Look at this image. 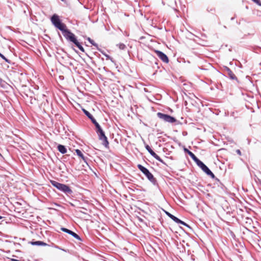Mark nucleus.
Wrapping results in <instances>:
<instances>
[{
  "instance_id": "nucleus-11",
  "label": "nucleus",
  "mask_w": 261,
  "mask_h": 261,
  "mask_svg": "<svg viewBox=\"0 0 261 261\" xmlns=\"http://www.w3.org/2000/svg\"><path fill=\"white\" fill-rule=\"evenodd\" d=\"M201 168L208 175L211 176L213 178H214L215 177L214 174L212 173V172L208 169V168L205 164L202 167H201Z\"/></svg>"
},
{
  "instance_id": "nucleus-5",
  "label": "nucleus",
  "mask_w": 261,
  "mask_h": 261,
  "mask_svg": "<svg viewBox=\"0 0 261 261\" xmlns=\"http://www.w3.org/2000/svg\"><path fill=\"white\" fill-rule=\"evenodd\" d=\"M62 32L64 36L73 43H74L77 40L75 35L67 29L66 28H65L64 30L62 31Z\"/></svg>"
},
{
  "instance_id": "nucleus-26",
  "label": "nucleus",
  "mask_w": 261,
  "mask_h": 261,
  "mask_svg": "<svg viewBox=\"0 0 261 261\" xmlns=\"http://www.w3.org/2000/svg\"><path fill=\"white\" fill-rule=\"evenodd\" d=\"M103 132V131L102 130V129H101V127L99 128V129H98L96 130V132H97V134L99 133H100L101 132Z\"/></svg>"
},
{
  "instance_id": "nucleus-6",
  "label": "nucleus",
  "mask_w": 261,
  "mask_h": 261,
  "mask_svg": "<svg viewBox=\"0 0 261 261\" xmlns=\"http://www.w3.org/2000/svg\"><path fill=\"white\" fill-rule=\"evenodd\" d=\"M145 148L147 150V151L149 152V153L156 160L159 161L161 163H163V161L161 159V158L157 155L150 147L148 145H145Z\"/></svg>"
},
{
  "instance_id": "nucleus-25",
  "label": "nucleus",
  "mask_w": 261,
  "mask_h": 261,
  "mask_svg": "<svg viewBox=\"0 0 261 261\" xmlns=\"http://www.w3.org/2000/svg\"><path fill=\"white\" fill-rule=\"evenodd\" d=\"M254 3H256L259 5H261V3L259 0H252Z\"/></svg>"
},
{
  "instance_id": "nucleus-22",
  "label": "nucleus",
  "mask_w": 261,
  "mask_h": 261,
  "mask_svg": "<svg viewBox=\"0 0 261 261\" xmlns=\"http://www.w3.org/2000/svg\"><path fill=\"white\" fill-rule=\"evenodd\" d=\"M0 57L3 59H4L6 62H8V63H9V60L5 58V57L2 55V54L0 53Z\"/></svg>"
},
{
  "instance_id": "nucleus-1",
  "label": "nucleus",
  "mask_w": 261,
  "mask_h": 261,
  "mask_svg": "<svg viewBox=\"0 0 261 261\" xmlns=\"http://www.w3.org/2000/svg\"><path fill=\"white\" fill-rule=\"evenodd\" d=\"M51 183L53 186L65 193L71 194L72 192L70 188L66 185L54 180L51 181Z\"/></svg>"
},
{
  "instance_id": "nucleus-13",
  "label": "nucleus",
  "mask_w": 261,
  "mask_h": 261,
  "mask_svg": "<svg viewBox=\"0 0 261 261\" xmlns=\"http://www.w3.org/2000/svg\"><path fill=\"white\" fill-rule=\"evenodd\" d=\"M83 111L85 115L91 120V121L93 122V120H96L92 116V115L87 111L86 110L83 109Z\"/></svg>"
},
{
  "instance_id": "nucleus-16",
  "label": "nucleus",
  "mask_w": 261,
  "mask_h": 261,
  "mask_svg": "<svg viewBox=\"0 0 261 261\" xmlns=\"http://www.w3.org/2000/svg\"><path fill=\"white\" fill-rule=\"evenodd\" d=\"M185 151L187 152L188 153V154L191 156V158L194 160L195 159L196 156L195 155V154L192 153L191 151H189L188 149H186V148H185Z\"/></svg>"
},
{
  "instance_id": "nucleus-24",
  "label": "nucleus",
  "mask_w": 261,
  "mask_h": 261,
  "mask_svg": "<svg viewBox=\"0 0 261 261\" xmlns=\"http://www.w3.org/2000/svg\"><path fill=\"white\" fill-rule=\"evenodd\" d=\"M0 85L4 87L5 85V82L0 77Z\"/></svg>"
},
{
  "instance_id": "nucleus-17",
  "label": "nucleus",
  "mask_w": 261,
  "mask_h": 261,
  "mask_svg": "<svg viewBox=\"0 0 261 261\" xmlns=\"http://www.w3.org/2000/svg\"><path fill=\"white\" fill-rule=\"evenodd\" d=\"M75 45L82 51V52H85V50H84V48H83V47L80 44V43L77 41V40H76L74 43Z\"/></svg>"
},
{
  "instance_id": "nucleus-14",
  "label": "nucleus",
  "mask_w": 261,
  "mask_h": 261,
  "mask_svg": "<svg viewBox=\"0 0 261 261\" xmlns=\"http://www.w3.org/2000/svg\"><path fill=\"white\" fill-rule=\"evenodd\" d=\"M32 244L33 245H41L46 246V244L42 241H36L32 242Z\"/></svg>"
},
{
  "instance_id": "nucleus-19",
  "label": "nucleus",
  "mask_w": 261,
  "mask_h": 261,
  "mask_svg": "<svg viewBox=\"0 0 261 261\" xmlns=\"http://www.w3.org/2000/svg\"><path fill=\"white\" fill-rule=\"evenodd\" d=\"M117 45L118 46L119 48L121 50L125 49L126 48V45L123 43H119Z\"/></svg>"
},
{
  "instance_id": "nucleus-10",
  "label": "nucleus",
  "mask_w": 261,
  "mask_h": 261,
  "mask_svg": "<svg viewBox=\"0 0 261 261\" xmlns=\"http://www.w3.org/2000/svg\"><path fill=\"white\" fill-rule=\"evenodd\" d=\"M166 214L175 222H176L177 223L181 224L184 225H187L184 222L181 221L178 218L175 217L174 216L171 214L170 213H169L168 212H166Z\"/></svg>"
},
{
  "instance_id": "nucleus-30",
  "label": "nucleus",
  "mask_w": 261,
  "mask_h": 261,
  "mask_svg": "<svg viewBox=\"0 0 261 261\" xmlns=\"http://www.w3.org/2000/svg\"><path fill=\"white\" fill-rule=\"evenodd\" d=\"M61 1H63V2L64 1V0H61Z\"/></svg>"
},
{
  "instance_id": "nucleus-28",
  "label": "nucleus",
  "mask_w": 261,
  "mask_h": 261,
  "mask_svg": "<svg viewBox=\"0 0 261 261\" xmlns=\"http://www.w3.org/2000/svg\"><path fill=\"white\" fill-rule=\"evenodd\" d=\"M236 152H237L239 155H241V152L240 150H239V149H237V150H236Z\"/></svg>"
},
{
  "instance_id": "nucleus-9",
  "label": "nucleus",
  "mask_w": 261,
  "mask_h": 261,
  "mask_svg": "<svg viewBox=\"0 0 261 261\" xmlns=\"http://www.w3.org/2000/svg\"><path fill=\"white\" fill-rule=\"evenodd\" d=\"M63 231L69 234H71L72 236H73L74 238L81 240L80 237L75 232H73L72 231L69 230L65 228H61V229Z\"/></svg>"
},
{
  "instance_id": "nucleus-2",
  "label": "nucleus",
  "mask_w": 261,
  "mask_h": 261,
  "mask_svg": "<svg viewBox=\"0 0 261 261\" xmlns=\"http://www.w3.org/2000/svg\"><path fill=\"white\" fill-rule=\"evenodd\" d=\"M51 21L53 24L61 31L64 30L65 28H66V25L61 22L59 16L56 14L53 15Z\"/></svg>"
},
{
  "instance_id": "nucleus-3",
  "label": "nucleus",
  "mask_w": 261,
  "mask_h": 261,
  "mask_svg": "<svg viewBox=\"0 0 261 261\" xmlns=\"http://www.w3.org/2000/svg\"><path fill=\"white\" fill-rule=\"evenodd\" d=\"M138 168L146 175L147 178L152 182L154 183L155 179L153 177V175L149 171V170L143 167L141 165H138Z\"/></svg>"
},
{
  "instance_id": "nucleus-18",
  "label": "nucleus",
  "mask_w": 261,
  "mask_h": 261,
  "mask_svg": "<svg viewBox=\"0 0 261 261\" xmlns=\"http://www.w3.org/2000/svg\"><path fill=\"white\" fill-rule=\"evenodd\" d=\"M227 71L228 72L229 76H230V77L231 79H236V77L235 75L232 73V72L228 68H227Z\"/></svg>"
},
{
  "instance_id": "nucleus-29",
  "label": "nucleus",
  "mask_w": 261,
  "mask_h": 261,
  "mask_svg": "<svg viewBox=\"0 0 261 261\" xmlns=\"http://www.w3.org/2000/svg\"><path fill=\"white\" fill-rule=\"evenodd\" d=\"M2 218V217L0 216V219H1Z\"/></svg>"
},
{
  "instance_id": "nucleus-4",
  "label": "nucleus",
  "mask_w": 261,
  "mask_h": 261,
  "mask_svg": "<svg viewBox=\"0 0 261 261\" xmlns=\"http://www.w3.org/2000/svg\"><path fill=\"white\" fill-rule=\"evenodd\" d=\"M157 115L159 118L164 120L165 122L169 123H174L176 121V119L175 118L167 114H165L159 112L157 113Z\"/></svg>"
},
{
  "instance_id": "nucleus-23",
  "label": "nucleus",
  "mask_w": 261,
  "mask_h": 261,
  "mask_svg": "<svg viewBox=\"0 0 261 261\" xmlns=\"http://www.w3.org/2000/svg\"><path fill=\"white\" fill-rule=\"evenodd\" d=\"M197 164L200 168H201V167L204 165V164L201 161H199V162Z\"/></svg>"
},
{
  "instance_id": "nucleus-20",
  "label": "nucleus",
  "mask_w": 261,
  "mask_h": 261,
  "mask_svg": "<svg viewBox=\"0 0 261 261\" xmlns=\"http://www.w3.org/2000/svg\"><path fill=\"white\" fill-rule=\"evenodd\" d=\"M93 123L94 124V125L96 127V130L98 129H99V128L101 127L99 125V124L97 122V121L96 120H93Z\"/></svg>"
},
{
  "instance_id": "nucleus-8",
  "label": "nucleus",
  "mask_w": 261,
  "mask_h": 261,
  "mask_svg": "<svg viewBox=\"0 0 261 261\" xmlns=\"http://www.w3.org/2000/svg\"><path fill=\"white\" fill-rule=\"evenodd\" d=\"M99 139L101 141L103 142V144L106 146L107 147L109 144V142L108 141L107 137L105 136V133L103 132H101L100 133L98 134Z\"/></svg>"
},
{
  "instance_id": "nucleus-21",
  "label": "nucleus",
  "mask_w": 261,
  "mask_h": 261,
  "mask_svg": "<svg viewBox=\"0 0 261 261\" xmlns=\"http://www.w3.org/2000/svg\"><path fill=\"white\" fill-rule=\"evenodd\" d=\"M88 40L94 46L97 47V44L94 42L90 38H88Z\"/></svg>"
},
{
  "instance_id": "nucleus-12",
  "label": "nucleus",
  "mask_w": 261,
  "mask_h": 261,
  "mask_svg": "<svg viewBox=\"0 0 261 261\" xmlns=\"http://www.w3.org/2000/svg\"><path fill=\"white\" fill-rule=\"evenodd\" d=\"M58 149L62 154H64L67 152L66 148L62 145H59L58 146Z\"/></svg>"
},
{
  "instance_id": "nucleus-15",
  "label": "nucleus",
  "mask_w": 261,
  "mask_h": 261,
  "mask_svg": "<svg viewBox=\"0 0 261 261\" xmlns=\"http://www.w3.org/2000/svg\"><path fill=\"white\" fill-rule=\"evenodd\" d=\"M75 152L78 156L81 157L84 161L85 160V157L81 150L79 149H76Z\"/></svg>"
},
{
  "instance_id": "nucleus-27",
  "label": "nucleus",
  "mask_w": 261,
  "mask_h": 261,
  "mask_svg": "<svg viewBox=\"0 0 261 261\" xmlns=\"http://www.w3.org/2000/svg\"><path fill=\"white\" fill-rule=\"evenodd\" d=\"M193 160L196 163V164H197L199 162V161H200V160L196 156Z\"/></svg>"
},
{
  "instance_id": "nucleus-7",
  "label": "nucleus",
  "mask_w": 261,
  "mask_h": 261,
  "mask_svg": "<svg viewBox=\"0 0 261 261\" xmlns=\"http://www.w3.org/2000/svg\"><path fill=\"white\" fill-rule=\"evenodd\" d=\"M155 52L156 55L158 56V57L161 60H162L164 62L166 63H168V62H169L168 58L165 54H164L163 53H162V51H159V50H155Z\"/></svg>"
}]
</instances>
